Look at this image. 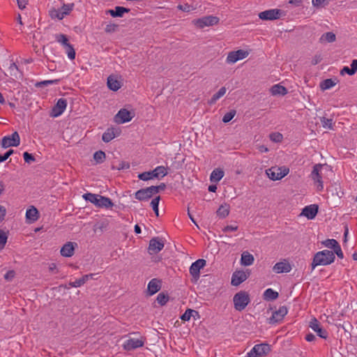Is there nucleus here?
<instances>
[{
	"instance_id": "obj_40",
	"label": "nucleus",
	"mask_w": 357,
	"mask_h": 357,
	"mask_svg": "<svg viewBox=\"0 0 357 357\" xmlns=\"http://www.w3.org/2000/svg\"><path fill=\"white\" fill-rule=\"evenodd\" d=\"M106 155L102 151H98L93 154V159L97 163H102L105 160Z\"/></svg>"
},
{
	"instance_id": "obj_19",
	"label": "nucleus",
	"mask_w": 357,
	"mask_h": 357,
	"mask_svg": "<svg viewBox=\"0 0 357 357\" xmlns=\"http://www.w3.org/2000/svg\"><path fill=\"white\" fill-rule=\"evenodd\" d=\"M291 270V266L286 259L276 263L273 267V271L276 273H289Z\"/></svg>"
},
{
	"instance_id": "obj_36",
	"label": "nucleus",
	"mask_w": 357,
	"mask_h": 357,
	"mask_svg": "<svg viewBox=\"0 0 357 357\" xmlns=\"http://www.w3.org/2000/svg\"><path fill=\"white\" fill-rule=\"evenodd\" d=\"M226 88L225 86L220 88L219 91L215 93L208 101V103L212 105L214 104L218 99L222 97L226 93Z\"/></svg>"
},
{
	"instance_id": "obj_53",
	"label": "nucleus",
	"mask_w": 357,
	"mask_h": 357,
	"mask_svg": "<svg viewBox=\"0 0 357 357\" xmlns=\"http://www.w3.org/2000/svg\"><path fill=\"white\" fill-rule=\"evenodd\" d=\"M151 188H153V192L154 195L158 193L160 190H164L166 188V185L164 183H160L159 185L151 186Z\"/></svg>"
},
{
	"instance_id": "obj_24",
	"label": "nucleus",
	"mask_w": 357,
	"mask_h": 357,
	"mask_svg": "<svg viewBox=\"0 0 357 357\" xmlns=\"http://www.w3.org/2000/svg\"><path fill=\"white\" fill-rule=\"evenodd\" d=\"M38 214L37 208L32 206L26 210V218L29 222H33L38 219Z\"/></svg>"
},
{
	"instance_id": "obj_11",
	"label": "nucleus",
	"mask_w": 357,
	"mask_h": 357,
	"mask_svg": "<svg viewBox=\"0 0 357 357\" xmlns=\"http://www.w3.org/2000/svg\"><path fill=\"white\" fill-rule=\"evenodd\" d=\"M206 264L205 259H199L192 264L190 267V273L195 280L199 278L200 269Z\"/></svg>"
},
{
	"instance_id": "obj_63",
	"label": "nucleus",
	"mask_w": 357,
	"mask_h": 357,
	"mask_svg": "<svg viewBox=\"0 0 357 357\" xmlns=\"http://www.w3.org/2000/svg\"><path fill=\"white\" fill-rule=\"evenodd\" d=\"M17 1L20 9L23 10L26 8L27 0H17Z\"/></svg>"
},
{
	"instance_id": "obj_8",
	"label": "nucleus",
	"mask_w": 357,
	"mask_h": 357,
	"mask_svg": "<svg viewBox=\"0 0 357 357\" xmlns=\"http://www.w3.org/2000/svg\"><path fill=\"white\" fill-rule=\"evenodd\" d=\"M219 18L215 16H205L199 18L195 21V25L202 29L204 26H213L217 24L219 22Z\"/></svg>"
},
{
	"instance_id": "obj_54",
	"label": "nucleus",
	"mask_w": 357,
	"mask_h": 357,
	"mask_svg": "<svg viewBox=\"0 0 357 357\" xmlns=\"http://www.w3.org/2000/svg\"><path fill=\"white\" fill-rule=\"evenodd\" d=\"M24 160L27 163H31L36 160L35 158L28 152H24L23 153Z\"/></svg>"
},
{
	"instance_id": "obj_55",
	"label": "nucleus",
	"mask_w": 357,
	"mask_h": 357,
	"mask_svg": "<svg viewBox=\"0 0 357 357\" xmlns=\"http://www.w3.org/2000/svg\"><path fill=\"white\" fill-rule=\"evenodd\" d=\"M270 138L273 142H279L282 141V135L280 133H272L270 135Z\"/></svg>"
},
{
	"instance_id": "obj_38",
	"label": "nucleus",
	"mask_w": 357,
	"mask_h": 357,
	"mask_svg": "<svg viewBox=\"0 0 357 357\" xmlns=\"http://www.w3.org/2000/svg\"><path fill=\"white\" fill-rule=\"evenodd\" d=\"M82 197L86 201H89L91 203L94 204L96 206H97L99 197L98 195L88 192L83 195Z\"/></svg>"
},
{
	"instance_id": "obj_31",
	"label": "nucleus",
	"mask_w": 357,
	"mask_h": 357,
	"mask_svg": "<svg viewBox=\"0 0 357 357\" xmlns=\"http://www.w3.org/2000/svg\"><path fill=\"white\" fill-rule=\"evenodd\" d=\"M278 293L273 289L269 288L267 289L263 295L264 299L265 301H274L278 298Z\"/></svg>"
},
{
	"instance_id": "obj_37",
	"label": "nucleus",
	"mask_w": 357,
	"mask_h": 357,
	"mask_svg": "<svg viewBox=\"0 0 357 357\" xmlns=\"http://www.w3.org/2000/svg\"><path fill=\"white\" fill-rule=\"evenodd\" d=\"M336 84V82L332 79H326L320 83V89L325 91L331 89Z\"/></svg>"
},
{
	"instance_id": "obj_7",
	"label": "nucleus",
	"mask_w": 357,
	"mask_h": 357,
	"mask_svg": "<svg viewBox=\"0 0 357 357\" xmlns=\"http://www.w3.org/2000/svg\"><path fill=\"white\" fill-rule=\"evenodd\" d=\"M249 52L243 50L230 52L227 55L226 61L228 63H234L239 60L246 58Z\"/></svg>"
},
{
	"instance_id": "obj_46",
	"label": "nucleus",
	"mask_w": 357,
	"mask_h": 357,
	"mask_svg": "<svg viewBox=\"0 0 357 357\" xmlns=\"http://www.w3.org/2000/svg\"><path fill=\"white\" fill-rule=\"evenodd\" d=\"M138 178L142 181H148V180L155 178V176H153V171H151V172H145L139 174L138 175Z\"/></svg>"
},
{
	"instance_id": "obj_49",
	"label": "nucleus",
	"mask_w": 357,
	"mask_h": 357,
	"mask_svg": "<svg viewBox=\"0 0 357 357\" xmlns=\"http://www.w3.org/2000/svg\"><path fill=\"white\" fill-rule=\"evenodd\" d=\"M322 244L326 248L334 249L339 243L335 239H327L323 241Z\"/></svg>"
},
{
	"instance_id": "obj_27",
	"label": "nucleus",
	"mask_w": 357,
	"mask_h": 357,
	"mask_svg": "<svg viewBox=\"0 0 357 357\" xmlns=\"http://www.w3.org/2000/svg\"><path fill=\"white\" fill-rule=\"evenodd\" d=\"M93 274H87L83 275L81 278L76 280L74 282H70L69 285L72 287H79L83 285L87 280L93 278Z\"/></svg>"
},
{
	"instance_id": "obj_1",
	"label": "nucleus",
	"mask_w": 357,
	"mask_h": 357,
	"mask_svg": "<svg viewBox=\"0 0 357 357\" xmlns=\"http://www.w3.org/2000/svg\"><path fill=\"white\" fill-rule=\"evenodd\" d=\"M335 259L333 251L324 250L317 252L312 259L311 267L314 270L318 266H327L332 264Z\"/></svg>"
},
{
	"instance_id": "obj_28",
	"label": "nucleus",
	"mask_w": 357,
	"mask_h": 357,
	"mask_svg": "<svg viewBox=\"0 0 357 357\" xmlns=\"http://www.w3.org/2000/svg\"><path fill=\"white\" fill-rule=\"evenodd\" d=\"M287 92V89L280 84H275L271 88V93L273 96H284Z\"/></svg>"
},
{
	"instance_id": "obj_10",
	"label": "nucleus",
	"mask_w": 357,
	"mask_h": 357,
	"mask_svg": "<svg viewBox=\"0 0 357 357\" xmlns=\"http://www.w3.org/2000/svg\"><path fill=\"white\" fill-rule=\"evenodd\" d=\"M322 167H323V165L321 164L315 165L313 167V169H312V171L311 172V175H310L312 179L314 181V183H318L317 189L319 190H322L324 188L322 176L319 173L321 171V169Z\"/></svg>"
},
{
	"instance_id": "obj_23",
	"label": "nucleus",
	"mask_w": 357,
	"mask_h": 357,
	"mask_svg": "<svg viewBox=\"0 0 357 357\" xmlns=\"http://www.w3.org/2000/svg\"><path fill=\"white\" fill-rule=\"evenodd\" d=\"M75 247L73 243L68 242L61 249V255L66 257H72L74 255Z\"/></svg>"
},
{
	"instance_id": "obj_61",
	"label": "nucleus",
	"mask_w": 357,
	"mask_h": 357,
	"mask_svg": "<svg viewBox=\"0 0 357 357\" xmlns=\"http://www.w3.org/2000/svg\"><path fill=\"white\" fill-rule=\"evenodd\" d=\"M6 215V209L4 206L0 205V222H2Z\"/></svg>"
},
{
	"instance_id": "obj_48",
	"label": "nucleus",
	"mask_w": 357,
	"mask_h": 357,
	"mask_svg": "<svg viewBox=\"0 0 357 357\" xmlns=\"http://www.w3.org/2000/svg\"><path fill=\"white\" fill-rule=\"evenodd\" d=\"M322 126L324 128L333 129V120L331 119H326L321 117L320 119Z\"/></svg>"
},
{
	"instance_id": "obj_14",
	"label": "nucleus",
	"mask_w": 357,
	"mask_h": 357,
	"mask_svg": "<svg viewBox=\"0 0 357 357\" xmlns=\"http://www.w3.org/2000/svg\"><path fill=\"white\" fill-rule=\"evenodd\" d=\"M67 106V100L64 98L58 100L51 112V116L57 117L63 114Z\"/></svg>"
},
{
	"instance_id": "obj_20",
	"label": "nucleus",
	"mask_w": 357,
	"mask_h": 357,
	"mask_svg": "<svg viewBox=\"0 0 357 357\" xmlns=\"http://www.w3.org/2000/svg\"><path fill=\"white\" fill-rule=\"evenodd\" d=\"M120 135V130L119 128H109L102 134V139L103 142L107 143L112 141L114 138Z\"/></svg>"
},
{
	"instance_id": "obj_9",
	"label": "nucleus",
	"mask_w": 357,
	"mask_h": 357,
	"mask_svg": "<svg viewBox=\"0 0 357 357\" xmlns=\"http://www.w3.org/2000/svg\"><path fill=\"white\" fill-rule=\"evenodd\" d=\"M134 117V114L128 109H121L114 116V121L117 123H124L130 121Z\"/></svg>"
},
{
	"instance_id": "obj_35",
	"label": "nucleus",
	"mask_w": 357,
	"mask_h": 357,
	"mask_svg": "<svg viewBox=\"0 0 357 357\" xmlns=\"http://www.w3.org/2000/svg\"><path fill=\"white\" fill-rule=\"evenodd\" d=\"M153 176L158 178L159 176L164 177L168 174L167 169L163 166H158L153 170Z\"/></svg>"
},
{
	"instance_id": "obj_16",
	"label": "nucleus",
	"mask_w": 357,
	"mask_h": 357,
	"mask_svg": "<svg viewBox=\"0 0 357 357\" xmlns=\"http://www.w3.org/2000/svg\"><path fill=\"white\" fill-rule=\"evenodd\" d=\"M165 245L164 243L158 238H153L149 241V252L151 255L157 254L161 251Z\"/></svg>"
},
{
	"instance_id": "obj_21",
	"label": "nucleus",
	"mask_w": 357,
	"mask_h": 357,
	"mask_svg": "<svg viewBox=\"0 0 357 357\" xmlns=\"http://www.w3.org/2000/svg\"><path fill=\"white\" fill-rule=\"evenodd\" d=\"M318 212V206L316 204H312L305 206L301 213V215L305 216L309 220H312L316 216Z\"/></svg>"
},
{
	"instance_id": "obj_2",
	"label": "nucleus",
	"mask_w": 357,
	"mask_h": 357,
	"mask_svg": "<svg viewBox=\"0 0 357 357\" xmlns=\"http://www.w3.org/2000/svg\"><path fill=\"white\" fill-rule=\"evenodd\" d=\"M233 302L235 310L242 311L250 302L249 294L246 291H241L234 295Z\"/></svg>"
},
{
	"instance_id": "obj_29",
	"label": "nucleus",
	"mask_w": 357,
	"mask_h": 357,
	"mask_svg": "<svg viewBox=\"0 0 357 357\" xmlns=\"http://www.w3.org/2000/svg\"><path fill=\"white\" fill-rule=\"evenodd\" d=\"M130 11V9L121 7V6H116L115 7L114 10H109L108 13L113 17H122L125 13H128Z\"/></svg>"
},
{
	"instance_id": "obj_45",
	"label": "nucleus",
	"mask_w": 357,
	"mask_h": 357,
	"mask_svg": "<svg viewBox=\"0 0 357 357\" xmlns=\"http://www.w3.org/2000/svg\"><path fill=\"white\" fill-rule=\"evenodd\" d=\"M74 3H68V4H66V3H63L62 7H61V13L63 14V16L65 17L66 15H69L70 13L71 12V10L73 9L74 8Z\"/></svg>"
},
{
	"instance_id": "obj_5",
	"label": "nucleus",
	"mask_w": 357,
	"mask_h": 357,
	"mask_svg": "<svg viewBox=\"0 0 357 357\" xmlns=\"http://www.w3.org/2000/svg\"><path fill=\"white\" fill-rule=\"evenodd\" d=\"M20 144V137L17 132H14L10 135L5 136L1 140V146L4 149L10 146H17Z\"/></svg>"
},
{
	"instance_id": "obj_43",
	"label": "nucleus",
	"mask_w": 357,
	"mask_h": 357,
	"mask_svg": "<svg viewBox=\"0 0 357 357\" xmlns=\"http://www.w3.org/2000/svg\"><path fill=\"white\" fill-rule=\"evenodd\" d=\"M50 16L52 19H58V20H62L63 19L64 16L63 14L61 13V11L56 10L55 8H52L50 10Z\"/></svg>"
},
{
	"instance_id": "obj_52",
	"label": "nucleus",
	"mask_w": 357,
	"mask_h": 357,
	"mask_svg": "<svg viewBox=\"0 0 357 357\" xmlns=\"http://www.w3.org/2000/svg\"><path fill=\"white\" fill-rule=\"evenodd\" d=\"M177 8L178 9L184 12H190L195 9V8L193 6L190 5L188 3H185L184 5H178Z\"/></svg>"
},
{
	"instance_id": "obj_57",
	"label": "nucleus",
	"mask_w": 357,
	"mask_h": 357,
	"mask_svg": "<svg viewBox=\"0 0 357 357\" xmlns=\"http://www.w3.org/2000/svg\"><path fill=\"white\" fill-rule=\"evenodd\" d=\"M117 25L116 24H107L105 29V31L107 32V33H112V32H114L116 30V28H117Z\"/></svg>"
},
{
	"instance_id": "obj_33",
	"label": "nucleus",
	"mask_w": 357,
	"mask_h": 357,
	"mask_svg": "<svg viewBox=\"0 0 357 357\" xmlns=\"http://www.w3.org/2000/svg\"><path fill=\"white\" fill-rule=\"evenodd\" d=\"M230 206L227 204H222L218 209L216 213L221 218H225L229 213Z\"/></svg>"
},
{
	"instance_id": "obj_59",
	"label": "nucleus",
	"mask_w": 357,
	"mask_h": 357,
	"mask_svg": "<svg viewBox=\"0 0 357 357\" xmlns=\"http://www.w3.org/2000/svg\"><path fill=\"white\" fill-rule=\"evenodd\" d=\"M321 60H322V57H321V54H315L313 56L311 63H312V65L314 66V65L318 64L319 62H321Z\"/></svg>"
},
{
	"instance_id": "obj_13",
	"label": "nucleus",
	"mask_w": 357,
	"mask_h": 357,
	"mask_svg": "<svg viewBox=\"0 0 357 357\" xmlns=\"http://www.w3.org/2000/svg\"><path fill=\"white\" fill-rule=\"evenodd\" d=\"M144 340L143 339L130 338L124 342L123 348L126 351H131L143 347Z\"/></svg>"
},
{
	"instance_id": "obj_62",
	"label": "nucleus",
	"mask_w": 357,
	"mask_h": 357,
	"mask_svg": "<svg viewBox=\"0 0 357 357\" xmlns=\"http://www.w3.org/2000/svg\"><path fill=\"white\" fill-rule=\"evenodd\" d=\"M344 73H347L349 75H354V73L353 72L351 68H349L348 66H344L340 72L342 75H343Z\"/></svg>"
},
{
	"instance_id": "obj_30",
	"label": "nucleus",
	"mask_w": 357,
	"mask_h": 357,
	"mask_svg": "<svg viewBox=\"0 0 357 357\" xmlns=\"http://www.w3.org/2000/svg\"><path fill=\"white\" fill-rule=\"evenodd\" d=\"M224 171L221 169H215L211 174L210 180L211 182H219L224 176Z\"/></svg>"
},
{
	"instance_id": "obj_34",
	"label": "nucleus",
	"mask_w": 357,
	"mask_h": 357,
	"mask_svg": "<svg viewBox=\"0 0 357 357\" xmlns=\"http://www.w3.org/2000/svg\"><path fill=\"white\" fill-rule=\"evenodd\" d=\"M335 39L336 36L335 33L333 32H326L321 36L319 38V42L321 43H333L335 40Z\"/></svg>"
},
{
	"instance_id": "obj_26",
	"label": "nucleus",
	"mask_w": 357,
	"mask_h": 357,
	"mask_svg": "<svg viewBox=\"0 0 357 357\" xmlns=\"http://www.w3.org/2000/svg\"><path fill=\"white\" fill-rule=\"evenodd\" d=\"M254 257L248 251H245L241 255V263L243 266H250L254 262Z\"/></svg>"
},
{
	"instance_id": "obj_12",
	"label": "nucleus",
	"mask_w": 357,
	"mask_h": 357,
	"mask_svg": "<svg viewBox=\"0 0 357 357\" xmlns=\"http://www.w3.org/2000/svg\"><path fill=\"white\" fill-rule=\"evenodd\" d=\"M288 310L286 306H281L278 310L273 312L272 316L268 319V323L275 324L283 319L287 314Z\"/></svg>"
},
{
	"instance_id": "obj_56",
	"label": "nucleus",
	"mask_w": 357,
	"mask_h": 357,
	"mask_svg": "<svg viewBox=\"0 0 357 357\" xmlns=\"http://www.w3.org/2000/svg\"><path fill=\"white\" fill-rule=\"evenodd\" d=\"M15 273L14 271H8L5 275H4V279L7 281H11L14 277H15Z\"/></svg>"
},
{
	"instance_id": "obj_47",
	"label": "nucleus",
	"mask_w": 357,
	"mask_h": 357,
	"mask_svg": "<svg viewBox=\"0 0 357 357\" xmlns=\"http://www.w3.org/2000/svg\"><path fill=\"white\" fill-rule=\"evenodd\" d=\"M64 48L66 49V52L68 55V57L71 60L75 59V51L73 45L70 44Z\"/></svg>"
},
{
	"instance_id": "obj_32",
	"label": "nucleus",
	"mask_w": 357,
	"mask_h": 357,
	"mask_svg": "<svg viewBox=\"0 0 357 357\" xmlns=\"http://www.w3.org/2000/svg\"><path fill=\"white\" fill-rule=\"evenodd\" d=\"M114 204L109 198L99 195L97 206L110 208Z\"/></svg>"
},
{
	"instance_id": "obj_22",
	"label": "nucleus",
	"mask_w": 357,
	"mask_h": 357,
	"mask_svg": "<svg viewBox=\"0 0 357 357\" xmlns=\"http://www.w3.org/2000/svg\"><path fill=\"white\" fill-rule=\"evenodd\" d=\"M161 288V281L154 278L152 279L148 284V291L150 295H153L157 293Z\"/></svg>"
},
{
	"instance_id": "obj_51",
	"label": "nucleus",
	"mask_w": 357,
	"mask_h": 357,
	"mask_svg": "<svg viewBox=\"0 0 357 357\" xmlns=\"http://www.w3.org/2000/svg\"><path fill=\"white\" fill-rule=\"evenodd\" d=\"M7 235L2 230H0V250H2L6 242H7Z\"/></svg>"
},
{
	"instance_id": "obj_50",
	"label": "nucleus",
	"mask_w": 357,
	"mask_h": 357,
	"mask_svg": "<svg viewBox=\"0 0 357 357\" xmlns=\"http://www.w3.org/2000/svg\"><path fill=\"white\" fill-rule=\"evenodd\" d=\"M236 110L234 109H231L230 110L229 112L226 113L223 118H222V121L224 123H228L234 117V116L236 115Z\"/></svg>"
},
{
	"instance_id": "obj_41",
	"label": "nucleus",
	"mask_w": 357,
	"mask_h": 357,
	"mask_svg": "<svg viewBox=\"0 0 357 357\" xmlns=\"http://www.w3.org/2000/svg\"><path fill=\"white\" fill-rule=\"evenodd\" d=\"M193 314H196V316H199L198 312L194 310L188 309L184 314L181 317V319L183 321H189Z\"/></svg>"
},
{
	"instance_id": "obj_39",
	"label": "nucleus",
	"mask_w": 357,
	"mask_h": 357,
	"mask_svg": "<svg viewBox=\"0 0 357 357\" xmlns=\"http://www.w3.org/2000/svg\"><path fill=\"white\" fill-rule=\"evenodd\" d=\"M55 38H56V40L58 43H59L60 44H61L63 46V47H66V46L70 45V43L68 42V39L65 34H63V33L57 34V35H56Z\"/></svg>"
},
{
	"instance_id": "obj_18",
	"label": "nucleus",
	"mask_w": 357,
	"mask_h": 357,
	"mask_svg": "<svg viewBox=\"0 0 357 357\" xmlns=\"http://www.w3.org/2000/svg\"><path fill=\"white\" fill-rule=\"evenodd\" d=\"M248 275L243 271H236L232 274L231 284L233 286H238L247 280Z\"/></svg>"
},
{
	"instance_id": "obj_6",
	"label": "nucleus",
	"mask_w": 357,
	"mask_h": 357,
	"mask_svg": "<svg viewBox=\"0 0 357 357\" xmlns=\"http://www.w3.org/2000/svg\"><path fill=\"white\" fill-rule=\"evenodd\" d=\"M282 10L278 8L266 10L259 13V17L262 20H275L280 19Z\"/></svg>"
},
{
	"instance_id": "obj_17",
	"label": "nucleus",
	"mask_w": 357,
	"mask_h": 357,
	"mask_svg": "<svg viewBox=\"0 0 357 357\" xmlns=\"http://www.w3.org/2000/svg\"><path fill=\"white\" fill-rule=\"evenodd\" d=\"M153 195V188L150 186L146 188H142L137 190L135 193V197L139 201H145L152 197Z\"/></svg>"
},
{
	"instance_id": "obj_42",
	"label": "nucleus",
	"mask_w": 357,
	"mask_h": 357,
	"mask_svg": "<svg viewBox=\"0 0 357 357\" xmlns=\"http://www.w3.org/2000/svg\"><path fill=\"white\" fill-rule=\"evenodd\" d=\"M157 302L162 306L165 305L169 301V296L163 292L160 293L156 298Z\"/></svg>"
},
{
	"instance_id": "obj_44",
	"label": "nucleus",
	"mask_w": 357,
	"mask_h": 357,
	"mask_svg": "<svg viewBox=\"0 0 357 357\" xmlns=\"http://www.w3.org/2000/svg\"><path fill=\"white\" fill-rule=\"evenodd\" d=\"M160 199V197L158 196V197H155L154 199H153L152 201L151 202V206L154 213H155L156 216L159 215L158 205H159Z\"/></svg>"
},
{
	"instance_id": "obj_3",
	"label": "nucleus",
	"mask_w": 357,
	"mask_h": 357,
	"mask_svg": "<svg viewBox=\"0 0 357 357\" xmlns=\"http://www.w3.org/2000/svg\"><path fill=\"white\" fill-rule=\"evenodd\" d=\"M289 172V169L285 167H272L266 170V174L272 181H278L287 175Z\"/></svg>"
},
{
	"instance_id": "obj_64",
	"label": "nucleus",
	"mask_w": 357,
	"mask_h": 357,
	"mask_svg": "<svg viewBox=\"0 0 357 357\" xmlns=\"http://www.w3.org/2000/svg\"><path fill=\"white\" fill-rule=\"evenodd\" d=\"M351 68L354 73V74L357 71V59H354L351 63Z\"/></svg>"
},
{
	"instance_id": "obj_4",
	"label": "nucleus",
	"mask_w": 357,
	"mask_h": 357,
	"mask_svg": "<svg viewBox=\"0 0 357 357\" xmlns=\"http://www.w3.org/2000/svg\"><path fill=\"white\" fill-rule=\"evenodd\" d=\"M270 351L271 347L268 344L261 343L256 344L251 351L248 353L247 357H262L268 354Z\"/></svg>"
},
{
	"instance_id": "obj_58",
	"label": "nucleus",
	"mask_w": 357,
	"mask_h": 357,
	"mask_svg": "<svg viewBox=\"0 0 357 357\" xmlns=\"http://www.w3.org/2000/svg\"><path fill=\"white\" fill-rule=\"evenodd\" d=\"M333 252L334 254L335 253L337 256L340 259H342L344 257L343 252L339 244L338 245H336V247L333 249Z\"/></svg>"
},
{
	"instance_id": "obj_60",
	"label": "nucleus",
	"mask_w": 357,
	"mask_h": 357,
	"mask_svg": "<svg viewBox=\"0 0 357 357\" xmlns=\"http://www.w3.org/2000/svg\"><path fill=\"white\" fill-rule=\"evenodd\" d=\"M238 229V226L235 225H227L222 229L224 232L234 231Z\"/></svg>"
},
{
	"instance_id": "obj_25",
	"label": "nucleus",
	"mask_w": 357,
	"mask_h": 357,
	"mask_svg": "<svg viewBox=\"0 0 357 357\" xmlns=\"http://www.w3.org/2000/svg\"><path fill=\"white\" fill-rule=\"evenodd\" d=\"M107 84L108 88L113 91H118L121 86V82L118 81L113 75L108 77Z\"/></svg>"
},
{
	"instance_id": "obj_15",
	"label": "nucleus",
	"mask_w": 357,
	"mask_h": 357,
	"mask_svg": "<svg viewBox=\"0 0 357 357\" xmlns=\"http://www.w3.org/2000/svg\"><path fill=\"white\" fill-rule=\"evenodd\" d=\"M309 326L317 333V335L321 338L326 339L328 337L327 331L321 327L320 323L316 318L311 319Z\"/></svg>"
}]
</instances>
